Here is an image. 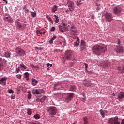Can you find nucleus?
I'll return each instance as SVG.
<instances>
[{
	"label": "nucleus",
	"instance_id": "nucleus-1",
	"mask_svg": "<svg viewBox=\"0 0 124 124\" xmlns=\"http://www.w3.org/2000/svg\"><path fill=\"white\" fill-rule=\"evenodd\" d=\"M107 48L105 46L99 45H95L92 47L93 54L95 55H101L102 53L106 52Z\"/></svg>",
	"mask_w": 124,
	"mask_h": 124
},
{
	"label": "nucleus",
	"instance_id": "nucleus-2",
	"mask_svg": "<svg viewBox=\"0 0 124 124\" xmlns=\"http://www.w3.org/2000/svg\"><path fill=\"white\" fill-rule=\"evenodd\" d=\"M17 55H16V58L17 57H24L25 56V51L22 48L18 47L15 49Z\"/></svg>",
	"mask_w": 124,
	"mask_h": 124
},
{
	"label": "nucleus",
	"instance_id": "nucleus-3",
	"mask_svg": "<svg viewBox=\"0 0 124 124\" xmlns=\"http://www.w3.org/2000/svg\"><path fill=\"white\" fill-rule=\"evenodd\" d=\"M118 45L116 46L117 48L115 49V51L119 54H121V53L124 52V47L120 45L121 44V40L119 39H118Z\"/></svg>",
	"mask_w": 124,
	"mask_h": 124
},
{
	"label": "nucleus",
	"instance_id": "nucleus-4",
	"mask_svg": "<svg viewBox=\"0 0 124 124\" xmlns=\"http://www.w3.org/2000/svg\"><path fill=\"white\" fill-rule=\"evenodd\" d=\"M47 112H49V115L54 116L57 114V108L55 107H49L47 109Z\"/></svg>",
	"mask_w": 124,
	"mask_h": 124
},
{
	"label": "nucleus",
	"instance_id": "nucleus-5",
	"mask_svg": "<svg viewBox=\"0 0 124 124\" xmlns=\"http://www.w3.org/2000/svg\"><path fill=\"white\" fill-rule=\"evenodd\" d=\"M65 58L66 60H72V58H73V54L72 53V51L71 50H67L65 53Z\"/></svg>",
	"mask_w": 124,
	"mask_h": 124
},
{
	"label": "nucleus",
	"instance_id": "nucleus-6",
	"mask_svg": "<svg viewBox=\"0 0 124 124\" xmlns=\"http://www.w3.org/2000/svg\"><path fill=\"white\" fill-rule=\"evenodd\" d=\"M74 97V94L73 93H67L66 97L65 98V101L68 103Z\"/></svg>",
	"mask_w": 124,
	"mask_h": 124
},
{
	"label": "nucleus",
	"instance_id": "nucleus-7",
	"mask_svg": "<svg viewBox=\"0 0 124 124\" xmlns=\"http://www.w3.org/2000/svg\"><path fill=\"white\" fill-rule=\"evenodd\" d=\"M6 60L2 58H0V70H2L3 67H5L6 65Z\"/></svg>",
	"mask_w": 124,
	"mask_h": 124
},
{
	"label": "nucleus",
	"instance_id": "nucleus-8",
	"mask_svg": "<svg viewBox=\"0 0 124 124\" xmlns=\"http://www.w3.org/2000/svg\"><path fill=\"white\" fill-rule=\"evenodd\" d=\"M67 5L70 11H73L74 10V3L70 0L67 1Z\"/></svg>",
	"mask_w": 124,
	"mask_h": 124
},
{
	"label": "nucleus",
	"instance_id": "nucleus-9",
	"mask_svg": "<svg viewBox=\"0 0 124 124\" xmlns=\"http://www.w3.org/2000/svg\"><path fill=\"white\" fill-rule=\"evenodd\" d=\"M105 18L108 22H111L113 20V16L111 13H108L105 14Z\"/></svg>",
	"mask_w": 124,
	"mask_h": 124
},
{
	"label": "nucleus",
	"instance_id": "nucleus-10",
	"mask_svg": "<svg viewBox=\"0 0 124 124\" xmlns=\"http://www.w3.org/2000/svg\"><path fill=\"white\" fill-rule=\"evenodd\" d=\"M16 25L17 30H23V29H25V28H26V25L25 24H21L19 22H16Z\"/></svg>",
	"mask_w": 124,
	"mask_h": 124
},
{
	"label": "nucleus",
	"instance_id": "nucleus-11",
	"mask_svg": "<svg viewBox=\"0 0 124 124\" xmlns=\"http://www.w3.org/2000/svg\"><path fill=\"white\" fill-rule=\"evenodd\" d=\"M32 93L33 94H41V93H44V90L43 89H34Z\"/></svg>",
	"mask_w": 124,
	"mask_h": 124
},
{
	"label": "nucleus",
	"instance_id": "nucleus-12",
	"mask_svg": "<svg viewBox=\"0 0 124 124\" xmlns=\"http://www.w3.org/2000/svg\"><path fill=\"white\" fill-rule=\"evenodd\" d=\"M113 11L115 14H120L122 11V8L119 6H116L114 8Z\"/></svg>",
	"mask_w": 124,
	"mask_h": 124
},
{
	"label": "nucleus",
	"instance_id": "nucleus-13",
	"mask_svg": "<svg viewBox=\"0 0 124 124\" xmlns=\"http://www.w3.org/2000/svg\"><path fill=\"white\" fill-rule=\"evenodd\" d=\"M86 42H85V41L81 40V44H80V48L81 51H84L85 49H86Z\"/></svg>",
	"mask_w": 124,
	"mask_h": 124
},
{
	"label": "nucleus",
	"instance_id": "nucleus-14",
	"mask_svg": "<svg viewBox=\"0 0 124 124\" xmlns=\"http://www.w3.org/2000/svg\"><path fill=\"white\" fill-rule=\"evenodd\" d=\"M124 98V92H120L117 96V99L121 100L122 98Z\"/></svg>",
	"mask_w": 124,
	"mask_h": 124
},
{
	"label": "nucleus",
	"instance_id": "nucleus-15",
	"mask_svg": "<svg viewBox=\"0 0 124 124\" xmlns=\"http://www.w3.org/2000/svg\"><path fill=\"white\" fill-rule=\"evenodd\" d=\"M119 73H124V66H119L117 68Z\"/></svg>",
	"mask_w": 124,
	"mask_h": 124
},
{
	"label": "nucleus",
	"instance_id": "nucleus-16",
	"mask_svg": "<svg viewBox=\"0 0 124 124\" xmlns=\"http://www.w3.org/2000/svg\"><path fill=\"white\" fill-rule=\"evenodd\" d=\"M6 78H2L1 80H0V83L2 86H5L6 84Z\"/></svg>",
	"mask_w": 124,
	"mask_h": 124
},
{
	"label": "nucleus",
	"instance_id": "nucleus-17",
	"mask_svg": "<svg viewBox=\"0 0 124 124\" xmlns=\"http://www.w3.org/2000/svg\"><path fill=\"white\" fill-rule=\"evenodd\" d=\"M19 68H20L21 70H26V69H27V68H28L27 67V66H26V65H25L23 63H21L19 64Z\"/></svg>",
	"mask_w": 124,
	"mask_h": 124
},
{
	"label": "nucleus",
	"instance_id": "nucleus-18",
	"mask_svg": "<svg viewBox=\"0 0 124 124\" xmlns=\"http://www.w3.org/2000/svg\"><path fill=\"white\" fill-rule=\"evenodd\" d=\"M79 43H80V39L79 38H77V41L74 44V45L76 47H78L79 46Z\"/></svg>",
	"mask_w": 124,
	"mask_h": 124
},
{
	"label": "nucleus",
	"instance_id": "nucleus-19",
	"mask_svg": "<svg viewBox=\"0 0 124 124\" xmlns=\"http://www.w3.org/2000/svg\"><path fill=\"white\" fill-rule=\"evenodd\" d=\"M82 120L84 122L83 124H89V122H88V117H83Z\"/></svg>",
	"mask_w": 124,
	"mask_h": 124
},
{
	"label": "nucleus",
	"instance_id": "nucleus-20",
	"mask_svg": "<svg viewBox=\"0 0 124 124\" xmlns=\"http://www.w3.org/2000/svg\"><path fill=\"white\" fill-rule=\"evenodd\" d=\"M119 121V118L118 117L116 116L114 119V124H120V122Z\"/></svg>",
	"mask_w": 124,
	"mask_h": 124
},
{
	"label": "nucleus",
	"instance_id": "nucleus-21",
	"mask_svg": "<svg viewBox=\"0 0 124 124\" xmlns=\"http://www.w3.org/2000/svg\"><path fill=\"white\" fill-rule=\"evenodd\" d=\"M99 112L102 118H104V117H105V112H104L102 109L100 110Z\"/></svg>",
	"mask_w": 124,
	"mask_h": 124
},
{
	"label": "nucleus",
	"instance_id": "nucleus-22",
	"mask_svg": "<svg viewBox=\"0 0 124 124\" xmlns=\"http://www.w3.org/2000/svg\"><path fill=\"white\" fill-rule=\"evenodd\" d=\"M58 10V6L57 5H54L52 8V11L54 13L56 12Z\"/></svg>",
	"mask_w": 124,
	"mask_h": 124
},
{
	"label": "nucleus",
	"instance_id": "nucleus-23",
	"mask_svg": "<svg viewBox=\"0 0 124 124\" xmlns=\"http://www.w3.org/2000/svg\"><path fill=\"white\" fill-rule=\"evenodd\" d=\"M32 84L33 86H35L36 85V84H37V83H38V82L37 81V80H36V79H32Z\"/></svg>",
	"mask_w": 124,
	"mask_h": 124
},
{
	"label": "nucleus",
	"instance_id": "nucleus-24",
	"mask_svg": "<svg viewBox=\"0 0 124 124\" xmlns=\"http://www.w3.org/2000/svg\"><path fill=\"white\" fill-rule=\"evenodd\" d=\"M23 9L24 10L25 13H29V10L27 8V5H24L23 7Z\"/></svg>",
	"mask_w": 124,
	"mask_h": 124
},
{
	"label": "nucleus",
	"instance_id": "nucleus-25",
	"mask_svg": "<svg viewBox=\"0 0 124 124\" xmlns=\"http://www.w3.org/2000/svg\"><path fill=\"white\" fill-rule=\"evenodd\" d=\"M4 56H5V57H6V58H9V57H10V56H11V53H9L8 52H6L4 53Z\"/></svg>",
	"mask_w": 124,
	"mask_h": 124
},
{
	"label": "nucleus",
	"instance_id": "nucleus-26",
	"mask_svg": "<svg viewBox=\"0 0 124 124\" xmlns=\"http://www.w3.org/2000/svg\"><path fill=\"white\" fill-rule=\"evenodd\" d=\"M27 114L28 115H31L32 114V111L31 110V109L28 108H27Z\"/></svg>",
	"mask_w": 124,
	"mask_h": 124
},
{
	"label": "nucleus",
	"instance_id": "nucleus-27",
	"mask_svg": "<svg viewBox=\"0 0 124 124\" xmlns=\"http://www.w3.org/2000/svg\"><path fill=\"white\" fill-rule=\"evenodd\" d=\"M33 118H34V119H35L36 120H38L40 119V115L38 114H35L34 115Z\"/></svg>",
	"mask_w": 124,
	"mask_h": 124
},
{
	"label": "nucleus",
	"instance_id": "nucleus-28",
	"mask_svg": "<svg viewBox=\"0 0 124 124\" xmlns=\"http://www.w3.org/2000/svg\"><path fill=\"white\" fill-rule=\"evenodd\" d=\"M54 17L55 18V20L54 21L55 23H59V17H58V16H57V15H54Z\"/></svg>",
	"mask_w": 124,
	"mask_h": 124
},
{
	"label": "nucleus",
	"instance_id": "nucleus-29",
	"mask_svg": "<svg viewBox=\"0 0 124 124\" xmlns=\"http://www.w3.org/2000/svg\"><path fill=\"white\" fill-rule=\"evenodd\" d=\"M31 15L32 16V18H35L36 17V12H31Z\"/></svg>",
	"mask_w": 124,
	"mask_h": 124
},
{
	"label": "nucleus",
	"instance_id": "nucleus-30",
	"mask_svg": "<svg viewBox=\"0 0 124 124\" xmlns=\"http://www.w3.org/2000/svg\"><path fill=\"white\" fill-rule=\"evenodd\" d=\"M76 89V87H75V86H71L70 88V91L74 92V91H75Z\"/></svg>",
	"mask_w": 124,
	"mask_h": 124
},
{
	"label": "nucleus",
	"instance_id": "nucleus-31",
	"mask_svg": "<svg viewBox=\"0 0 124 124\" xmlns=\"http://www.w3.org/2000/svg\"><path fill=\"white\" fill-rule=\"evenodd\" d=\"M70 31H71V32H73V34H75V33L77 32V31L75 28L74 29H70Z\"/></svg>",
	"mask_w": 124,
	"mask_h": 124
},
{
	"label": "nucleus",
	"instance_id": "nucleus-32",
	"mask_svg": "<svg viewBox=\"0 0 124 124\" xmlns=\"http://www.w3.org/2000/svg\"><path fill=\"white\" fill-rule=\"evenodd\" d=\"M58 28L61 32H64L63 30H62V27L61 25H59Z\"/></svg>",
	"mask_w": 124,
	"mask_h": 124
},
{
	"label": "nucleus",
	"instance_id": "nucleus-33",
	"mask_svg": "<svg viewBox=\"0 0 124 124\" xmlns=\"http://www.w3.org/2000/svg\"><path fill=\"white\" fill-rule=\"evenodd\" d=\"M4 21H8L9 22H11V20L12 19L9 18V17H6L4 18Z\"/></svg>",
	"mask_w": 124,
	"mask_h": 124
},
{
	"label": "nucleus",
	"instance_id": "nucleus-34",
	"mask_svg": "<svg viewBox=\"0 0 124 124\" xmlns=\"http://www.w3.org/2000/svg\"><path fill=\"white\" fill-rule=\"evenodd\" d=\"M46 18H47L48 21L50 22V23H53V20H52V18H51L50 17L46 16Z\"/></svg>",
	"mask_w": 124,
	"mask_h": 124
},
{
	"label": "nucleus",
	"instance_id": "nucleus-35",
	"mask_svg": "<svg viewBox=\"0 0 124 124\" xmlns=\"http://www.w3.org/2000/svg\"><path fill=\"white\" fill-rule=\"evenodd\" d=\"M77 5H78V6H79L81 5V4H83V3L82 2V1L79 0V1H77Z\"/></svg>",
	"mask_w": 124,
	"mask_h": 124
},
{
	"label": "nucleus",
	"instance_id": "nucleus-36",
	"mask_svg": "<svg viewBox=\"0 0 124 124\" xmlns=\"http://www.w3.org/2000/svg\"><path fill=\"white\" fill-rule=\"evenodd\" d=\"M47 98V97L46 96H43L41 99V102H43Z\"/></svg>",
	"mask_w": 124,
	"mask_h": 124
},
{
	"label": "nucleus",
	"instance_id": "nucleus-37",
	"mask_svg": "<svg viewBox=\"0 0 124 124\" xmlns=\"http://www.w3.org/2000/svg\"><path fill=\"white\" fill-rule=\"evenodd\" d=\"M55 30H56V28H55V26H52L50 29V31H55Z\"/></svg>",
	"mask_w": 124,
	"mask_h": 124
},
{
	"label": "nucleus",
	"instance_id": "nucleus-38",
	"mask_svg": "<svg viewBox=\"0 0 124 124\" xmlns=\"http://www.w3.org/2000/svg\"><path fill=\"white\" fill-rule=\"evenodd\" d=\"M20 71V67H18L17 68L16 70V73H19V72Z\"/></svg>",
	"mask_w": 124,
	"mask_h": 124
},
{
	"label": "nucleus",
	"instance_id": "nucleus-39",
	"mask_svg": "<svg viewBox=\"0 0 124 124\" xmlns=\"http://www.w3.org/2000/svg\"><path fill=\"white\" fill-rule=\"evenodd\" d=\"M8 92L9 93H14V91H13V90H12L11 89L8 90Z\"/></svg>",
	"mask_w": 124,
	"mask_h": 124
},
{
	"label": "nucleus",
	"instance_id": "nucleus-40",
	"mask_svg": "<svg viewBox=\"0 0 124 124\" xmlns=\"http://www.w3.org/2000/svg\"><path fill=\"white\" fill-rule=\"evenodd\" d=\"M29 75V74L28 72H26L24 73V76H25V77L28 78Z\"/></svg>",
	"mask_w": 124,
	"mask_h": 124
},
{
	"label": "nucleus",
	"instance_id": "nucleus-41",
	"mask_svg": "<svg viewBox=\"0 0 124 124\" xmlns=\"http://www.w3.org/2000/svg\"><path fill=\"white\" fill-rule=\"evenodd\" d=\"M109 124H114V120H113V119H110V120L109 121Z\"/></svg>",
	"mask_w": 124,
	"mask_h": 124
},
{
	"label": "nucleus",
	"instance_id": "nucleus-42",
	"mask_svg": "<svg viewBox=\"0 0 124 124\" xmlns=\"http://www.w3.org/2000/svg\"><path fill=\"white\" fill-rule=\"evenodd\" d=\"M16 78H22V75H20V74L17 75Z\"/></svg>",
	"mask_w": 124,
	"mask_h": 124
},
{
	"label": "nucleus",
	"instance_id": "nucleus-43",
	"mask_svg": "<svg viewBox=\"0 0 124 124\" xmlns=\"http://www.w3.org/2000/svg\"><path fill=\"white\" fill-rule=\"evenodd\" d=\"M56 38H57V36H56V35H53V36L51 38V39L54 41V40H55V39H56Z\"/></svg>",
	"mask_w": 124,
	"mask_h": 124
},
{
	"label": "nucleus",
	"instance_id": "nucleus-44",
	"mask_svg": "<svg viewBox=\"0 0 124 124\" xmlns=\"http://www.w3.org/2000/svg\"><path fill=\"white\" fill-rule=\"evenodd\" d=\"M46 66H47V67H49V66H50V67H52V66H53V65H52V64H50V63H47L46 64Z\"/></svg>",
	"mask_w": 124,
	"mask_h": 124
},
{
	"label": "nucleus",
	"instance_id": "nucleus-45",
	"mask_svg": "<svg viewBox=\"0 0 124 124\" xmlns=\"http://www.w3.org/2000/svg\"><path fill=\"white\" fill-rule=\"evenodd\" d=\"M36 101L37 102H41V99L37 98L36 99Z\"/></svg>",
	"mask_w": 124,
	"mask_h": 124
},
{
	"label": "nucleus",
	"instance_id": "nucleus-46",
	"mask_svg": "<svg viewBox=\"0 0 124 124\" xmlns=\"http://www.w3.org/2000/svg\"><path fill=\"white\" fill-rule=\"evenodd\" d=\"M53 40L52 39H51L48 41L49 44H52V43H53Z\"/></svg>",
	"mask_w": 124,
	"mask_h": 124
},
{
	"label": "nucleus",
	"instance_id": "nucleus-47",
	"mask_svg": "<svg viewBox=\"0 0 124 124\" xmlns=\"http://www.w3.org/2000/svg\"><path fill=\"white\" fill-rule=\"evenodd\" d=\"M28 98H29V99H31V94H28Z\"/></svg>",
	"mask_w": 124,
	"mask_h": 124
},
{
	"label": "nucleus",
	"instance_id": "nucleus-48",
	"mask_svg": "<svg viewBox=\"0 0 124 124\" xmlns=\"http://www.w3.org/2000/svg\"><path fill=\"white\" fill-rule=\"evenodd\" d=\"M37 33H39V34H42V32H41L39 30L37 31Z\"/></svg>",
	"mask_w": 124,
	"mask_h": 124
},
{
	"label": "nucleus",
	"instance_id": "nucleus-49",
	"mask_svg": "<svg viewBox=\"0 0 124 124\" xmlns=\"http://www.w3.org/2000/svg\"><path fill=\"white\" fill-rule=\"evenodd\" d=\"M84 65L85 66V70H87V68H88V64L86 63H84Z\"/></svg>",
	"mask_w": 124,
	"mask_h": 124
},
{
	"label": "nucleus",
	"instance_id": "nucleus-50",
	"mask_svg": "<svg viewBox=\"0 0 124 124\" xmlns=\"http://www.w3.org/2000/svg\"><path fill=\"white\" fill-rule=\"evenodd\" d=\"M91 18L93 20L94 19V16L93 15H92L91 16Z\"/></svg>",
	"mask_w": 124,
	"mask_h": 124
},
{
	"label": "nucleus",
	"instance_id": "nucleus-51",
	"mask_svg": "<svg viewBox=\"0 0 124 124\" xmlns=\"http://www.w3.org/2000/svg\"><path fill=\"white\" fill-rule=\"evenodd\" d=\"M30 66H31V67H32V68L35 67V66H34L33 65V64H31V65H30Z\"/></svg>",
	"mask_w": 124,
	"mask_h": 124
},
{
	"label": "nucleus",
	"instance_id": "nucleus-52",
	"mask_svg": "<svg viewBox=\"0 0 124 124\" xmlns=\"http://www.w3.org/2000/svg\"><path fill=\"white\" fill-rule=\"evenodd\" d=\"M15 98V96H13V95H12L11 96V99H14Z\"/></svg>",
	"mask_w": 124,
	"mask_h": 124
},
{
	"label": "nucleus",
	"instance_id": "nucleus-53",
	"mask_svg": "<svg viewBox=\"0 0 124 124\" xmlns=\"http://www.w3.org/2000/svg\"><path fill=\"white\" fill-rule=\"evenodd\" d=\"M121 124H124V119L122 120Z\"/></svg>",
	"mask_w": 124,
	"mask_h": 124
},
{
	"label": "nucleus",
	"instance_id": "nucleus-54",
	"mask_svg": "<svg viewBox=\"0 0 124 124\" xmlns=\"http://www.w3.org/2000/svg\"><path fill=\"white\" fill-rule=\"evenodd\" d=\"M3 1L5 2L6 4H7V0H3Z\"/></svg>",
	"mask_w": 124,
	"mask_h": 124
},
{
	"label": "nucleus",
	"instance_id": "nucleus-55",
	"mask_svg": "<svg viewBox=\"0 0 124 124\" xmlns=\"http://www.w3.org/2000/svg\"><path fill=\"white\" fill-rule=\"evenodd\" d=\"M75 29V27L74 26H71V29Z\"/></svg>",
	"mask_w": 124,
	"mask_h": 124
},
{
	"label": "nucleus",
	"instance_id": "nucleus-56",
	"mask_svg": "<svg viewBox=\"0 0 124 124\" xmlns=\"http://www.w3.org/2000/svg\"><path fill=\"white\" fill-rule=\"evenodd\" d=\"M59 84L58 83H57V84H55V85H54V86L56 87H57V86H59Z\"/></svg>",
	"mask_w": 124,
	"mask_h": 124
},
{
	"label": "nucleus",
	"instance_id": "nucleus-57",
	"mask_svg": "<svg viewBox=\"0 0 124 124\" xmlns=\"http://www.w3.org/2000/svg\"><path fill=\"white\" fill-rule=\"evenodd\" d=\"M87 72H88V73H89L90 74H91V73H93L92 72V71H87Z\"/></svg>",
	"mask_w": 124,
	"mask_h": 124
},
{
	"label": "nucleus",
	"instance_id": "nucleus-58",
	"mask_svg": "<svg viewBox=\"0 0 124 124\" xmlns=\"http://www.w3.org/2000/svg\"><path fill=\"white\" fill-rule=\"evenodd\" d=\"M28 94H31V91H28Z\"/></svg>",
	"mask_w": 124,
	"mask_h": 124
},
{
	"label": "nucleus",
	"instance_id": "nucleus-59",
	"mask_svg": "<svg viewBox=\"0 0 124 124\" xmlns=\"http://www.w3.org/2000/svg\"><path fill=\"white\" fill-rule=\"evenodd\" d=\"M68 10H67L66 11V13H68Z\"/></svg>",
	"mask_w": 124,
	"mask_h": 124
},
{
	"label": "nucleus",
	"instance_id": "nucleus-60",
	"mask_svg": "<svg viewBox=\"0 0 124 124\" xmlns=\"http://www.w3.org/2000/svg\"><path fill=\"white\" fill-rule=\"evenodd\" d=\"M43 34H45V32H43Z\"/></svg>",
	"mask_w": 124,
	"mask_h": 124
},
{
	"label": "nucleus",
	"instance_id": "nucleus-61",
	"mask_svg": "<svg viewBox=\"0 0 124 124\" xmlns=\"http://www.w3.org/2000/svg\"><path fill=\"white\" fill-rule=\"evenodd\" d=\"M113 95L114 96H115V94H114V93H113Z\"/></svg>",
	"mask_w": 124,
	"mask_h": 124
},
{
	"label": "nucleus",
	"instance_id": "nucleus-62",
	"mask_svg": "<svg viewBox=\"0 0 124 124\" xmlns=\"http://www.w3.org/2000/svg\"><path fill=\"white\" fill-rule=\"evenodd\" d=\"M27 80H29V78H27Z\"/></svg>",
	"mask_w": 124,
	"mask_h": 124
},
{
	"label": "nucleus",
	"instance_id": "nucleus-63",
	"mask_svg": "<svg viewBox=\"0 0 124 124\" xmlns=\"http://www.w3.org/2000/svg\"><path fill=\"white\" fill-rule=\"evenodd\" d=\"M26 70V71H28V70Z\"/></svg>",
	"mask_w": 124,
	"mask_h": 124
},
{
	"label": "nucleus",
	"instance_id": "nucleus-64",
	"mask_svg": "<svg viewBox=\"0 0 124 124\" xmlns=\"http://www.w3.org/2000/svg\"><path fill=\"white\" fill-rule=\"evenodd\" d=\"M47 69L49 70V68H48Z\"/></svg>",
	"mask_w": 124,
	"mask_h": 124
}]
</instances>
